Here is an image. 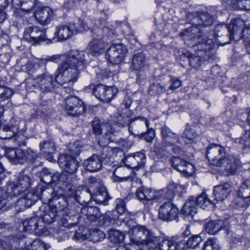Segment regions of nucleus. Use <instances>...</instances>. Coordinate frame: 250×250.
<instances>
[{
    "label": "nucleus",
    "mask_w": 250,
    "mask_h": 250,
    "mask_svg": "<svg viewBox=\"0 0 250 250\" xmlns=\"http://www.w3.org/2000/svg\"><path fill=\"white\" fill-rule=\"evenodd\" d=\"M92 126L94 134L97 135L104 134V127L103 126V122L99 119L94 118L92 122Z\"/></svg>",
    "instance_id": "bf43d9fd"
},
{
    "label": "nucleus",
    "mask_w": 250,
    "mask_h": 250,
    "mask_svg": "<svg viewBox=\"0 0 250 250\" xmlns=\"http://www.w3.org/2000/svg\"><path fill=\"white\" fill-rule=\"evenodd\" d=\"M202 241V239L199 235H194L189 237L187 242L188 248L194 249L197 248Z\"/></svg>",
    "instance_id": "052dcab7"
},
{
    "label": "nucleus",
    "mask_w": 250,
    "mask_h": 250,
    "mask_svg": "<svg viewBox=\"0 0 250 250\" xmlns=\"http://www.w3.org/2000/svg\"><path fill=\"white\" fill-rule=\"evenodd\" d=\"M73 210V209H71ZM79 208L75 211H71L68 213L66 212L62 218L61 223V225L64 228H71L76 226L78 217H76V213L79 212Z\"/></svg>",
    "instance_id": "473e14b6"
},
{
    "label": "nucleus",
    "mask_w": 250,
    "mask_h": 250,
    "mask_svg": "<svg viewBox=\"0 0 250 250\" xmlns=\"http://www.w3.org/2000/svg\"><path fill=\"white\" fill-rule=\"evenodd\" d=\"M24 244H22L24 250H46L50 248V246L45 244L40 239H35L32 242H29L27 245V242L24 240Z\"/></svg>",
    "instance_id": "79ce46f5"
},
{
    "label": "nucleus",
    "mask_w": 250,
    "mask_h": 250,
    "mask_svg": "<svg viewBox=\"0 0 250 250\" xmlns=\"http://www.w3.org/2000/svg\"><path fill=\"white\" fill-rule=\"evenodd\" d=\"M22 154V149L20 148H8L5 151L6 156L11 160L20 161Z\"/></svg>",
    "instance_id": "5fc2aeb1"
},
{
    "label": "nucleus",
    "mask_w": 250,
    "mask_h": 250,
    "mask_svg": "<svg viewBox=\"0 0 250 250\" xmlns=\"http://www.w3.org/2000/svg\"><path fill=\"white\" fill-rule=\"evenodd\" d=\"M161 134L164 143L168 146H173L175 144H183L178 135L172 131L167 126H164L161 129Z\"/></svg>",
    "instance_id": "a878e982"
},
{
    "label": "nucleus",
    "mask_w": 250,
    "mask_h": 250,
    "mask_svg": "<svg viewBox=\"0 0 250 250\" xmlns=\"http://www.w3.org/2000/svg\"><path fill=\"white\" fill-rule=\"evenodd\" d=\"M244 25V22H243V25L239 27V29L235 32L234 35L236 34V37H238V35H240L239 40L242 38L245 43H250V24L245 25V27L241 31V29Z\"/></svg>",
    "instance_id": "3c124183"
},
{
    "label": "nucleus",
    "mask_w": 250,
    "mask_h": 250,
    "mask_svg": "<svg viewBox=\"0 0 250 250\" xmlns=\"http://www.w3.org/2000/svg\"><path fill=\"white\" fill-rule=\"evenodd\" d=\"M64 190H58L57 189L48 188L42 191V198L47 201L53 208H55L59 212L66 208L68 204L66 196L63 195Z\"/></svg>",
    "instance_id": "0eeeda50"
},
{
    "label": "nucleus",
    "mask_w": 250,
    "mask_h": 250,
    "mask_svg": "<svg viewBox=\"0 0 250 250\" xmlns=\"http://www.w3.org/2000/svg\"><path fill=\"white\" fill-rule=\"evenodd\" d=\"M80 68L76 64L63 60L59 65L55 72V79L64 87L71 86L79 79Z\"/></svg>",
    "instance_id": "20e7f679"
},
{
    "label": "nucleus",
    "mask_w": 250,
    "mask_h": 250,
    "mask_svg": "<svg viewBox=\"0 0 250 250\" xmlns=\"http://www.w3.org/2000/svg\"><path fill=\"white\" fill-rule=\"evenodd\" d=\"M95 97L100 101L109 102L115 96L117 89L113 87H106L103 84H99L94 89Z\"/></svg>",
    "instance_id": "dca6fc26"
},
{
    "label": "nucleus",
    "mask_w": 250,
    "mask_h": 250,
    "mask_svg": "<svg viewBox=\"0 0 250 250\" xmlns=\"http://www.w3.org/2000/svg\"><path fill=\"white\" fill-rule=\"evenodd\" d=\"M237 142L244 147L250 148V130H246Z\"/></svg>",
    "instance_id": "e2e57ef3"
},
{
    "label": "nucleus",
    "mask_w": 250,
    "mask_h": 250,
    "mask_svg": "<svg viewBox=\"0 0 250 250\" xmlns=\"http://www.w3.org/2000/svg\"><path fill=\"white\" fill-rule=\"evenodd\" d=\"M231 190L232 187L228 183L215 186L213 188L214 199L217 201H223L229 197Z\"/></svg>",
    "instance_id": "393cba45"
},
{
    "label": "nucleus",
    "mask_w": 250,
    "mask_h": 250,
    "mask_svg": "<svg viewBox=\"0 0 250 250\" xmlns=\"http://www.w3.org/2000/svg\"><path fill=\"white\" fill-rule=\"evenodd\" d=\"M126 46L123 43L113 44L107 50L105 58L113 64H118L122 62L127 53Z\"/></svg>",
    "instance_id": "6e6552de"
},
{
    "label": "nucleus",
    "mask_w": 250,
    "mask_h": 250,
    "mask_svg": "<svg viewBox=\"0 0 250 250\" xmlns=\"http://www.w3.org/2000/svg\"><path fill=\"white\" fill-rule=\"evenodd\" d=\"M132 119L126 114L119 115L115 120V123L120 127H124L128 125L129 128V124Z\"/></svg>",
    "instance_id": "13d9d810"
},
{
    "label": "nucleus",
    "mask_w": 250,
    "mask_h": 250,
    "mask_svg": "<svg viewBox=\"0 0 250 250\" xmlns=\"http://www.w3.org/2000/svg\"><path fill=\"white\" fill-rule=\"evenodd\" d=\"M195 203L196 204L204 209L213 205V202L208 198L205 192L202 193L196 198Z\"/></svg>",
    "instance_id": "8fccbe9b"
},
{
    "label": "nucleus",
    "mask_w": 250,
    "mask_h": 250,
    "mask_svg": "<svg viewBox=\"0 0 250 250\" xmlns=\"http://www.w3.org/2000/svg\"><path fill=\"white\" fill-rule=\"evenodd\" d=\"M250 196L247 194H239V196L235 199L233 202V206L234 208H244L248 207V202Z\"/></svg>",
    "instance_id": "49530a36"
},
{
    "label": "nucleus",
    "mask_w": 250,
    "mask_h": 250,
    "mask_svg": "<svg viewBox=\"0 0 250 250\" xmlns=\"http://www.w3.org/2000/svg\"><path fill=\"white\" fill-rule=\"evenodd\" d=\"M73 23H74L75 28L78 29L76 31V34L87 30L89 28L87 21L84 19H79L77 22H73Z\"/></svg>",
    "instance_id": "69168bd1"
},
{
    "label": "nucleus",
    "mask_w": 250,
    "mask_h": 250,
    "mask_svg": "<svg viewBox=\"0 0 250 250\" xmlns=\"http://www.w3.org/2000/svg\"><path fill=\"white\" fill-rule=\"evenodd\" d=\"M195 198L190 197L183 206L181 212L188 217H192L197 212Z\"/></svg>",
    "instance_id": "e433bc0d"
},
{
    "label": "nucleus",
    "mask_w": 250,
    "mask_h": 250,
    "mask_svg": "<svg viewBox=\"0 0 250 250\" xmlns=\"http://www.w3.org/2000/svg\"><path fill=\"white\" fill-rule=\"evenodd\" d=\"M36 0H12L13 4L21 6L22 11L29 12L34 7Z\"/></svg>",
    "instance_id": "de8ad7c7"
},
{
    "label": "nucleus",
    "mask_w": 250,
    "mask_h": 250,
    "mask_svg": "<svg viewBox=\"0 0 250 250\" xmlns=\"http://www.w3.org/2000/svg\"><path fill=\"white\" fill-rule=\"evenodd\" d=\"M25 243L24 239H8L3 241L1 243V246L4 250H14L17 249H23V246Z\"/></svg>",
    "instance_id": "4c0bfd02"
},
{
    "label": "nucleus",
    "mask_w": 250,
    "mask_h": 250,
    "mask_svg": "<svg viewBox=\"0 0 250 250\" xmlns=\"http://www.w3.org/2000/svg\"><path fill=\"white\" fill-rule=\"evenodd\" d=\"M22 156L20 157V161H22L21 163L23 162H33L38 157V155L36 152L28 148L26 149H22Z\"/></svg>",
    "instance_id": "603ef678"
},
{
    "label": "nucleus",
    "mask_w": 250,
    "mask_h": 250,
    "mask_svg": "<svg viewBox=\"0 0 250 250\" xmlns=\"http://www.w3.org/2000/svg\"><path fill=\"white\" fill-rule=\"evenodd\" d=\"M65 193L69 197H72L75 200L80 204L81 205H84L88 202L89 200H85L84 196L88 195L90 199L92 198V195L90 193L89 189H88L86 190L85 189H83V188L81 186H79L77 188L73 186L71 184L70 181L68 184H66L65 188L62 187Z\"/></svg>",
    "instance_id": "9d476101"
},
{
    "label": "nucleus",
    "mask_w": 250,
    "mask_h": 250,
    "mask_svg": "<svg viewBox=\"0 0 250 250\" xmlns=\"http://www.w3.org/2000/svg\"><path fill=\"white\" fill-rule=\"evenodd\" d=\"M108 42L104 41L102 38H93L88 44L89 52L92 56L101 54L104 49L107 45Z\"/></svg>",
    "instance_id": "bb28decb"
},
{
    "label": "nucleus",
    "mask_w": 250,
    "mask_h": 250,
    "mask_svg": "<svg viewBox=\"0 0 250 250\" xmlns=\"http://www.w3.org/2000/svg\"><path fill=\"white\" fill-rule=\"evenodd\" d=\"M146 67L145 55L142 52L135 53L132 58L131 65L130 68L141 72L144 71Z\"/></svg>",
    "instance_id": "cd10ccee"
},
{
    "label": "nucleus",
    "mask_w": 250,
    "mask_h": 250,
    "mask_svg": "<svg viewBox=\"0 0 250 250\" xmlns=\"http://www.w3.org/2000/svg\"><path fill=\"white\" fill-rule=\"evenodd\" d=\"M94 192L95 194L92 198L95 202L104 205L107 204L108 201L110 199V197L104 186L99 187L97 190Z\"/></svg>",
    "instance_id": "c9c22d12"
},
{
    "label": "nucleus",
    "mask_w": 250,
    "mask_h": 250,
    "mask_svg": "<svg viewBox=\"0 0 250 250\" xmlns=\"http://www.w3.org/2000/svg\"><path fill=\"white\" fill-rule=\"evenodd\" d=\"M243 24V21L238 19L231 20L228 25L225 24L216 25L214 28V38L216 43L224 45L229 43L230 41H238L240 35H238V37H236L237 35H234V33Z\"/></svg>",
    "instance_id": "7ed1b4c3"
},
{
    "label": "nucleus",
    "mask_w": 250,
    "mask_h": 250,
    "mask_svg": "<svg viewBox=\"0 0 250 250\" xmlns=\"http://www.w3.org/2000/svg\"><path fill=\"white\" fill-rule=\"evenodd\" d=\"M128 167L119 166L116 167L113 172L112 180L114 182H122L126 181L130 178L128 174L130 170Z\"/></svg>",
    "instance_id": "72a5a7b5"
},
{
    "label": "nucleus",
    "mask_w": 250,
    "mask_h": 250,
    "mask_svg": "<svg viewBox=\"0 0 250 250\" xmlns=\"http://www.w3.org/2000/svg\"><path fill=\"white\" fill-rule=\"evenodd\" d=\"M33 86L39 88L42 92H51L56 85V80L48 73H43L31 79Z\"/></svg>",
    "instance_id": "9b49d317"
},
{
    "label": "nucleus",
    "mask_w": 250,
    "mask_h": 250,
    "mask_svg": "<svg viewBox=\"0 0 250 250\" xmlns=\"http://www.w3.org/2000/svg\"><path fill=\"white\" fill-rule=\"evenodd\" d=\"M56 31L54 34L57 36V39L55 37L52 38L50 41V42L66 40L74 34H76V31L78 30L75 28L73 22H69L65 25L60 24L56 27Z\"/></svg>",
    "instance_id": "4468645a"
},
{
    "label": "nucleus",
    "mask_w": 250,
    "mask_h": 250,
    "mask_svg": "<svg viewBox=\"0 0 250 250\" xmlns=\"http://www.w3.org/2000/svg\"><path fill=\"white\" fill-rule=\"evenodd\" d=\"M206 156L210 165L222 167L228 175L234 174L240 164L238 159L227 155L223 146L215 144H211L208 146Z\"/></svg>",
    "instance_id": "f257e3e1"
},
{
    "label": "nucleus",
    "mask_w": 250,
    "mask_h": 250,
    "mask_svg": "<svg viewBox=\"0 0 250 250\" xmlns=\"http://www.w3.org/2000/svg\"><path fill=\"white\" fill-rule=\"evenodd\" d=\"M203 250H219L217 239L211 238L207 240L204 244Z\"/></svg>",
    "instance_id": "680f3d73"
},
{
    "label": "nucleus",
    "mask_w": 250,
    "mask_h": 250,
    "mask_svg": "<svg viewBox=\"0 0 250 250\" xmlns=\"http://www.w3.org/2000/svg\"><path fill=\"white\" fill-rule=\"evenodd\" d=\"M194 42L192 47L195 51H198L196 55L188 51L182 54V57L188 58L189 65L193 67L197 68L200 66L203 61L205 60L203 56V54H205L208 56V59L210 60H214L216 58L215 51V42L213 39H207L204 36L202 37L198 36L196 41Z\"/></svg>",
    "instance_id": "f03ea898"
},
{
    "label": "nucleus",
    "mask_w": 250,
    "mask_h": 250,
    "mask_svg": "<svg viewBox=\"0 0 250 250\" xmlns=\"http://www.w3.org/2000/svg\"><path fill=\"white\" fill-rule=\"evenodd\" d=\"M30 185V179L26 175L20 176L17 182L9 186L12 190L8 192L12 196H18L26 190Z\"/></svg>",
    "instance_id": "412c9836"
},
{
    "label": "nucleus",
    "mask_w": 250,
    "mask_h": 250,
    "mask_svg": "<svg viewBox=\"0 0 250 250\" xmlns=\"http://www.w3.org/2000/svg\"><path fill=\"white\" fill-rule=\"evenodd\" d=\"M118 216L113 212H108L104 215H100L98 217V222L101 226H110L114 224Z\"/></svg>",
    "instance_id": "58836bf2"
},
{
    "label": "nucleus",
    "mask_w": 250,
    "mask_h": 250,
    "mask_svg": "<svg viewBox=\"0 0 250 250\" xmlns=\"http://www.w3.org/2000/svg\"><path fill=\"white\" fill-rule=\"evenodd\" d=\"M131 240L137 245H142L148 248L155 249L160 239L145 226H137L132 229Z\"/></svg>",
    "instance_id": "423d86ee"
},
{
    "label": "nucleus",
    "mask_w": 250,
    "mask_h": 250,
    "mask_svg": "<svg viewBox=\"0 0 250 250\" xmlns=\"http://www.w3.org/2000/svg\"><path fill=\"white\" fill-rule=\"evenodd\" d=\"M48 40L46 38L45 31L37 26H30L26 28L22 38L23 41L31 42L32 44ZM49 42L50 40H48Z\"/></svg>",
    "instance_id": "1a4fd4ad"
},
{
    "label": "nucleus",
    "mask_w": 250,
    "mask_h": 250,
    "mask_svg": "<svg viewBox=\"0 0 250 250\" xmlns=\"http://www.w3.org/2000/svg\"><path fill=\"white\" fill-rule=\"evenodd\" d=\"M186 189V187L174 182H170L167 186L165 197L167 199H172L176 195H180Z\"/></svg>",
    "instance_id": "7c9ffc66"
},
{
    "label": "nucleus",
    "mask_w": 250,
    "mask_h": 250,
    "mask_svg": "<svg viewBox=\"0 0 250 250\" xmlns=\"http://www.w3.org/2000/svg\"><path fill=\"white\" fill-rule=\"evenodd\" d=\"M124 162L127 167L138 169L144 165L146 162V156L143 152H138L125 157Z\"/></svg>",
    "instance_id": "a211bd4d"
},
{
    "label": "nucleus",
    "mask_w": 250,
    "mask_h": 250,
    "mask_svg": "<svg viewBox=\"0 0 250 250\" xmlns=\"http://www.w3.org/2000/svg\"><path fill=\"white\" fill-rule=\"evenodd\" d=\"M35 19L41 24L45 25L50 23L54 16L52 9L49 7H44L36 11Z\"/></svg>",
    "instance_id": "4be33fe9"
},
{
    "label": "nucleus",
    "mask_w": 250,
    "mask_h": 250,
    "mask_svg": "<svg viewBox=\"0 0 250 250\" xmlns=\"http://www.w3.org/2000/svg\"><path fill=\"white\" fill-rule=\"evenodd\" d=\"M102 24H104L102 23ZM109 23H105L104 26L101 29H99L98 31L99 33L98 37L99 38H102L104 41H107L108 39L111 40L114 34L113 27L109 28Z\"/></svg>",
    "instance_id": "a18cd8bd"
},
{
    "label": "nucleus",
    "mask_w": 250,
    "mask_h": 250,
    "mask_svg": "<svg viewBox=\"0 0 250 250\" xmlns=\"http://www.w3.org/2000/svg\"><path fill=\"white\" fill-rule=\"evenodd\" d=\"M149 126V123L148 120L142 116L133 118L131 120L129 124V131L130 133L133 134L132 130L133 128L138 132L148 128Z\"/></svg>",
    "instance_id": "c756f323"
},
{
    "label": "nucleus",
    "mask_w": 250,
    "mask_h": 250,
    "mask_svg": "<svg viewBox=\"0 0 250 250\" xmlns=\"http://www.w3.org/2000/svg\"><path fill=\"white\" fill-rule=\"evenodd\" d=\"M174 239L171 238L170 239H165L160 242L157 245L160 250H175V248L174 247Z\"/></svg>",
    "instance_id": "4d7b16f0"
},
{
    "label": "nucleus",
    "mask_w": 250,
    "mask_h": 250,
    "mask_svg": "<svg viewBox=\"0 0 250 250\" xmlns=\"http://www.w3.org/2000/svg\"><path fill=\"white\" fill-rule=\"evenodd\" d=\"M59 166L64 171L70 174L76 172L78 167V162L74 156L69 154H61L58 158Z\"/></svg>",
    "instance_id": "f3484780"
},
{
    "label": "nucleus",
    "mask_w": 250,
    "mask_h": 250,
    "mask_svg": "<svg viewBox=\"0 0 250 250\" xmlns=\"http://www.w3.org/2000/svg\"><path fill=\"white\" fill-rule=\"evenodd\" d=\"M179 214V209L170 202L164 203L159 209V218L160 219L170 222L175 220Z\"/></svg>",
    "instance_id": "ddd939ff"
},
{
    "label": "nucleus",
    "mask_w": 250,
    "mask_h": 250,
    "mask_svg": "<svg viewBox=\"0 0 250 250\" xmlns=\"http://www.w3.org/2000/svg\"><path fill=\"white\" fill-rule=\"evenodd\" d=\"M136 196L140 200L150 201L154 197V193L151 190L144 187H140L137 189Z\"/></svg>",
    "instance_id": "37998d69"
},
{
    "label": "nucleus",
    "mask_w": 250,
    "mask_h": 250,
    "mask_svg": "<svg viewBox=\"0 0 250 250\" xmlns=\"http://www.w3.org/2000/svg\"><path fill=\"white\" fill-rule=\"evenodd\" d=\"M23 230L29 233L34 232L36 235H40L44 231V225L38 216L27 219L22 222Z\"/></svg>",
    "instance_id": "2eb2a0df"
},
{
    "label": "nucleus",
    "mask_w": 250,
    "mask_h": 250,
    "mask_svg": "<svg viewBox=\"0 0 250 250\" xmlns=\"http://www.w3.org/2000/svg\"><path fill=\"white\" fill-rule=\"evenodd\" d=\"M40 219L43 224L46 223L50 224L55 221L58 212L55 208H53L51 206H42L40 208Z\"/></svg>",
    "instance_id": "5701e85b"
},
{
    "label": "nucleus",
    "mask_w": 250,
    "mask_h": 250,
    "mask_svg": "<svg viewBox=\"0 0 250 250\" xmlns=\"http://www.w3.org/2000/svg\"><path fill=\"white\" fill-rule=\"evenodd\" d=\"M174 168L187 176L191 175L194 172V167L190 163L177 157H173L170 160Z\"/></svg>",
    "instance_id": "6ab92c4d"
},
{
    "label": "nucleus",
    "mask_w": 250,
    "mask_h": 250,
    "mask_svg": "<svg viewBox=\"0 0 250 250\" xmlns=\"http://www.w3.org/2000/svg\"><path fill=\"white\" fill-rule=\"evenodd\" d=\"M19 127L17 125H0V138L10 139L16 136L18 132Z\"/></svg>",
    "instance_id": "2f4dec72"
},
{
    "label": "nucleus",
    "mask_w": 250,
    "mask_h": 250,
    "mask_svg": "<svg viewBox=\"0 0 250 250\" xmlns=\"http://www.w3.org/2000/svg\"><path fill=\"white\" fill-rule=\"evenodd\" d=\"M13 94L11 89L0 85V102L11 98Z\"/></svg>",
    "instance_id": "0e129e2a"
},
{
    "label": "nucleus",
    "mask_w": 250,
    "mask_h": 250,
    "mask_svg": "<svg viewBox=\"0 0 250 250\" xmlns=\"http://www.w3.org/2000/svg\"><path fill=\"white\" fill-rule=\"evenodd\" d=\"M225 227V222L222 220L212 221L206 224L205 229L209 234L214 235Z\"/></svg>",
    "instance_id": "a19ab883"
},
{
    "label": "nucleus",
    "mask_w": 250,
    "mask_h": 250,
    "mask_svg": "<svg viewBox=\"0 0 250 250\" xmlns=\"http://www.w3.org/2000/svg\"><path fill=\"white\" fill-rule=\"evenodd\" d=\"M199 138V135L192 128H186L180 138L181 142H183L182 145L190 144L195 142Z\"/></svg>",
    "instance_id": "ea45409f"
},
{
    "label": "nucleus",
    "mask_w": 250,
    "mask_h": 250,
    "mask_svg": "<svg viewBox=\"0 0 250 250\" xmlns=\"http://www.w3.org/2000/svg\"><path fill=\"white\" fill-rule=\"evenodd\" d=\"M83 166L86 170L90 172L98 171L102 167V160L98 155L93 154L84 161Z\"/></svg>",
    "instance_id": "c85d7f7f"
},
{
    "label": "nucleus",
    "mask_w": 250,
    "mask_h": 250,
    "mask_svg": "<svg viewBox=\"0 0 250 250\" xmlns=\"http://www.w3.org/2000/svg\"><path fill=\"white\" fill-rule=\"evenodd\" d=\"M65 55L66 58L64 60V61L76 64L79 68L83 67V65L88 61L86 53L84 51L73 50Z\"/></svg>",
    "instance_id": "aec40b11"
},
{
    "label": "nucleus",
    "mask_w": 250,
    "mask_h": 250,
    "mask_svg": "<svg viewBox=\"0 0 250 250\" xmlns=\"http://www.w3.org/2000/svg\"><path fill=\"white\" fill-rule=\"evenodd\" d=\"M38 195L36 193L29 192L25 195L23 198H21L18 200L16 206L24 203L26 207L29 208L33 205L38 200Z\"/></svg>",
    "instance_id": "c03bdc74"
},
{
    "label": "nucleus",
    "mask_w": 250,
    "mask_h": 250,
    "mask_svg": "<svg viewBox=\"0 0 250 250\" xmlns=\"http://www.w3.org/2000/svg\"><path fill=\"white\" fill-rule=\"evenodd\" d=\"M110 240L114 243L122 242L125 239V234L117 230H110L109 232Z\"/></svg>",
    "instance_id": "6e6d98bb"
},
{
    "label": "nucleus",
    "mask_w": 250,
    "mask_h": 250,
    "mask_svg": "<svg viewBox=\"0 0 250 250\" xmlns=\"http://www.w3.org/2000/svg\"><path fill=\"white\" fill-rule=\"evenodd\" d=\"M70 181L68 176L63 173L60 174L58 172L52 173L51 175V184L57 182L58 184H62V187L65 188L66 184Z\"/></svg>",
    "instance_id": "09e8293b"
},
{
    "label": "nucleus",
    "mask_w": 250,
    "mask_h": 250,
    "mask_svg": "<svg viewBox=\"0 0 250 250\" xmlns=\"http://www.w3.org/2000/svg\"><path fill=\"white\" fill-rule=\"evenodd\" d=\"M40 149L44 158L49 162H53V154L56 151V146L54 142L50 139H47L41 142Z\"/></svg>",
    "instance_id": "b1692460"
},
{
    "label": "nucleus",
    "mask_w": 250,
    "mask_h": 250,
    "mask_svg": "<svg viewBox=\"0 0 250 250\" xmlns=\"http://www.w3.org/2000/svg\"><path fill=\"white\" fill-rule=\"evenodd\" d=\"M88 237L90 241L96 243L103 240L105 238V234L100 229H94L89 231Z\"/></svg>",
    "instance_id": "864d4df0"
},
{
    "label": "nucleus",
    "mask_w": 250,
    "mask_h": 250,
    "mask_svg": "<svg viewBox=\"0 0 250 250\" xmlns=\"http://www.w3.org/2000/svg\"><path fill=\"white\" fill-rule=\"evenodd\" d=\"M193 26H190L182 32L185 40L187 41H196L198 36H204L208 38L204 33H202L199 26L207 27L211 25L213 23L212 17L207 13H201L194 18Z\"/></svg>",
    "instance_id": "39448f33"
},
{
    "label": "nucleus",
    "mask_w": 250,
    "mask_h": 250,
    "mask_svg": "<svg viewBox=\"0 0 250 250\" xmlns=\"http://www.w3.org/2000/svg\"><path fill=\"white\" fill-rule=\"evenodd\" d=\"M65 110L68 115L78 116L83 113L85 107L83 102L75 96H70L65 99Z\"/></svg>",
    "instance_id": "f8f14e48"
},
{
    "label": "nucleus",
    "mask_w": 250,
    "mask_h": 250,
    "mask_svg": "<svg viewBox=\"0 0 250 250\" xmlns=\"http://www.w3.org/2000/svg\"><path fill=\"white\" fill-rule=\"evenodd\" d=\"M82 214L87 217V219L92 221L98 220L100 215V211L98 208L92 206H84L80 208Z\"/></svg>",
    "instance_id": "f704fd0d"
},
{
    "label": "nucleus",
    "mask_w": 250,
    "mask_h": 250,
    "mask_svg": "<svg viewBox=\"0 0 250 250\" xmlns=\"http://www.w3.org/2000/svg\"><path fill=\"white\" fill-rule=\"evenodd\" d=\"M164 86L158 83H155L150 85L148 92L150 95L161 94L164 91Z\"/></svg>",
    "instance_id": "338daca9"
},
{
    "label": "nucleus",
    "mask_w": 250,
    "mask_h": 250,
    "mask_svg": "<svg viewBox=\"0 0 250 250\" xmlns=\"http://www.w3.org/2000/svg\"><path fill=\"white\" fill-rule=\"evenodd\" d=\"M103 126L104 127V134L106 136H109V139H111V135L115 132L112 124L107 121H103Z\"/></svg>",
    "instance_id": "774afa93"
}]
</instances>
